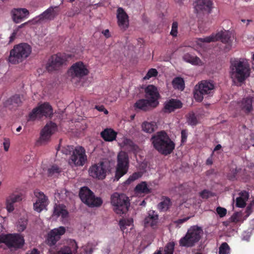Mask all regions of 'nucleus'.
<instances>
[{
    "mask_svg": "<svg viewBox=\"0 0 254 254\" xmlns=\"http://www.w3.org/2000/svg\"><path fill=\"white\" fill-rule=\"evenodd\" d=\"M230 74L234 82H242L250 75V66L246 59L231 61Z\"/></svg>",
    "mask_w": 254,
    "mask_h": 254,
    "instance_id": "1",
    "label": "nucleus"
},
{
    "mask_svg": "<svg viewBox=\"0 0 254 254\" xmlns=\"http://www.w3.org/2000/svg\"><path fill=\"white\" fill-rule=\"evenodd\" d=\"M154 148L164 155L170 154L175 148V143L163 131L158 132L151 138Z\"/></svg>",
    "mask_w": 254,
    "mask_h": 254,
    "instance_id": "2",
    "label": "nucleus"
},
{
    "mask_svg": "<svg viewBox=\"0 0 254 254\" xmlns=\"http://www.w3.org/2000/svg\"><path fill=\"white\" fill-rule=\"evenodd\" d=\"M32 53V48L25 43L15 45L10 50L8 62L12 64L22 62L28 58Z\"/></svg>",
    "mask_w": 254,
    "mask_h": 254,
    "instance_id": "3",
    "label": "nucleus"
},
{
    "mask_svg": "<svg viewBox=\"0 0 254 254\" xmlns=\"http://www.w3.org/2000/svg\"><path fill=\"white\" fill-rule=\"evenodd\" d=\"M202 234L201 227L197 225L192 226L188 229L186 235L180 239V245L186 247H192L200 240Z\"/></svg>",
    "mask_w": 254,
    "mask_h": 254,
    "instance_id": "4",
    "label": "nucleus"
},
{
    "mask_svg": "<svg viewBox=\"0 0 254 254\" xmlns=\"http://www.w3.org/2000/svg\"><path fill=\"white\" fill-rule=\"evenodd\" d=\"M111 203L114 212L120 215L127 211L129 206L128 197L124 194L117 192L112 195Z\"/></svg>",
    "mask_w": 254,
    "mask_h": 254,
    "instance_id": "5",
    "label": "nucleus"
},
{
    "mask_svg": "<svg viewBox=\"0 0 254 254\" xmlns=\"http://www.w3.org/2000/svg\"><path fill=\"white\" fill-rule=\"evenodd\" d=\"M214 83L209 81L202 80L197 84L194 87L193 97L198 102H201L203 99V96H211L214 91Z\"/></svg>",
    "mask_w": 254,
    "mask_h": 254,
    "instance_id": "6",
    "label": "nucleus"
},
{
    "mask_svg": "<svg viewBox=\"0 0 254 254\" xmlns=\"http://www.w3.org/2000/svg\"><path fill=\"white\" fill-rule=\"evenodd\" d=\"M88 65L82 62L73 64L68 69V74L73 83H76L89 74Z\"/></svg>",
    "mask_w": 254,
    "mask_h": 254,
    "instance_id": "7",
    "label": "nucleus"
},
{
    "mask_svg": "<svg viewBox=\"0 0 254 254\" xmlns=\"http://www.w3.org/2000/svg\"><path fill=\"white\" fill-rule=\"evenodd\" d=\"M129 167L128 155L124 151L119 153L117 157V164L116 167L114 181H118L122 177L126 174Z\"/></svg>",
    "mask_w": 254,
    "mask_h": 254,
    "instance_id": "8",
    "label": "nucleus"
},
{
    "mask_svg": "<svg viewBox=\"0 0 254 254\" xmlns=\"http://www.w3.org/2000/svg\"><path fill=\"white\" fill-rule=\"evenodd\" d=\"M231 33L229 31H221L216 34H212L209 36L197 39L196 44L200 47L203 46L205 43L214 42L218 40L224 43L229 44L231 41Z\"/></svg>",
    "mask_w": 254,
    "mask_h": 254,
    "instance_id": "9",
    "label": "nucleus"
},
{
    "mask_svg": "<svg viewBox=\"0 0 254 254\" xmlns=\"http://www.w3.org/2000/svg\"><path fill=\"white\" fill-rule=\"evenodd\" d=\"M5 244L9 248H19L24 244L23 237L18 234H10L0 235V247Z\"/></svg>",
    "mask_w": 254,
    "mask_h": 254,
    "instance_id": "10",
    "label": "nucleus"
},
{
    "mask_svg": "<svg viewBox=\"0 0 254 254\" xmlns=\"http://www.w3.org/2000/svg\"><path fill=\"white\" fill-rule=\"evenodd\" d=\"M79 196L82 201L90 207L99 206L103 202L100 197H95L93 193L87 187L80 189Z\"/></svg>",
    "mask_w": 254,
    "mask_h": 254,
    "instance_id": "11",
    "label": "nucleus"
},
{
    "mask_svg": "<svg viewBox=\"0 0 254 254\" xmlns=\"http://www.w3.org/2000/svg\"><path fill=\"white\" fill-rule=\"evenodd\" d=\"M87 161V156L84 148L76 146L68 159V164L71 167L83 166Z\"/></svg>",
    "mask_w": 254,
    "mask_h": 254,
    "instance_id": "12",
    "label": "nucleus"
},
{
    "mask_svg": "<svg viewBox=\"0 0 254 254\" xmlns=\"http://www.w3.org/2000/svg\"><path fill=\"white\" fill-rule=\"evenodd\" d=\"M108 169L103 162H100L91 166L88 169L89 175L98 180H103L105 178Z\"/></svg>",
    "mask_w": 254,
    "mask_h": 254,
    "instance_id": "13",
    "label": "nucleus"
},
{
    "mask_svg": "<svg viewBox=\"0 0 254 254\" xmlns=\"http://www.w3.org/2000/svg\"><path fill=\"white\" fill-rule=\"evenodd\" d=\"M65 228L60 226L51 230L47 234L46 242L50 246L55 245L65 233Z\"/></svg>",
    "mask_w": 254,
    "mask_h": 254,
    "instance_id": "14",
    "label": "nucleus"
},
{
    "mask_svg": "<svg viewBox=\"0 0 254 254\" xmlns=\"http://www.w3.org/2000/svg\"><path fill=\"white\" fill-rule=\"evenodd\" d=\"M34 194L36 198L35 202L33 204L34 209L38 212H40L45 209L48 205V198L43 192L38 190L34 191Z\"/></svg>",
    "mask_w": 254,
    "mask_h": 254,
    "instance_id": "15",
    "label": "nucleus"
},
{
    "mask_svg": "<svg viewBox=\"0 0 254 254\" xmlns=\"http://www.w3.org/2000/svg\"><path fill=\"white\" fill-rule=\"evenodd\" d=\"M57 125L52 122H50L45 126L41 132L39 142L45 144L48 141L51 135L57 130Z\"/></svg>",
    "mask_w": 254,
    "mask_h": 254,
    "instance_id": "16",
    "label": "nucleus"
},
{
    "mask_svg": "<svg viewBox=\"0 0 254 254\" xmlns=\"http://www.w3.org/2000/svg\"><path fill=\"white\" fill-rule=\"evenodd\" d=\"M145 96L146 99L150 101L154 107H157L159 104L158 99L159 94L157 88L153 85H149L145 89Z\"/></svg>",
    "mask_w": 254,
    "mask_h": 254,
    "instance_id": "17",
    "label": "nucleus"
},
{
    "mask_svg": "<svg viewBox=\"0 0 254 254\" xmlns=\"http://www.w3.org/2000/svg\"><path fill=\"white\" fill-rule=\"evenodd\" d=\"M212 0H196L194 3V8L197 12L209 13L213 8Z\"/></svg>",
    "mask_w": 254,
    "mask_h": 254,
    "instance_id": "18",
    "label": "nucleus"
},
{
    "mask_svg": "<svg viewBox=\"0 0 254 254\" xmlns=\"http://www.w3.org/2000/svg\"><path fill=\"white\" fill-rule=\"evenodd\" d=\"M65 60V56L61 54L53 55L47 63V68L48 70L56 69L57 67L62 65Z\"/></svg>",
    "mask_w": 254,
    "mask_h": 254,
    "instance_id": "19",
    "label": "nucleus"
},
{
    "mask_svg": "<svg viewBox=\"0 0 254 254\" xmlns=\"http://www.w3.org/2000/svg\"><path fill=\"white\" fill-rule=\"evenodd\" d=\"M57 7L51 6L44 11L42 13L34 18L32 21L33 22H40L42 21L51 20L57 15V12L55 10V8Z\"/></svg>",
    "mask_w": 254,
    "mask_h": 254,
    "instance_id": "20",
    "label": "nucleus"
},
{
    "mask_svg": "<svg viewBox=\"0 0 254 254\" xmlns=\"http://www.w3.org/2000/svg\"><path fill=\"white\" fill-rule=\"evenodd\" d=\"M117 18L119 27L123 29L127 28L129 25L128 16L124 9L119 7L117 11Z\"/></svg>",
    "mask_w": 254,
    "mask_h": 254,
    "instance_id": "21",
    "label": "nucleus"
},
{
    "mask_svg": "<svg viewBox=\"0 0 254 254\" xmlns=\"http://www.w3.org/2000/svg\"><path fill=\"white\" fill-rule=\"evenodd\" d=\"M12 19L15 23H19L28 17L29 11L26 8H17L12 11Z\"/></svg>",
    "mask_w": 254,
    "mask_h": 254,
    "instance_id": "22",
    "label": "nucleus"
},
{
    "mask_svg": "<svg viewBox=\"0 0 254 254\" xmlns=\"http://www.w3.org/2000/svg\"><path fill=\"white\" fill-rule=\"evenodd\" d=\"M158 215L154 210L148 211V215L144 220V225L146 227L150 226L154 228L158 223Z\"/></svg>",
    "mask_w": 254,
    "mask_h": 254,
    "instance_id": "23",
    "label": "nucleus"
},
{
    "mask_svg": "<svg viewBox=\"0 0 254 254\" xmlns=\"http://www.w3.org/2000/svg\"><path fill=\"white\" fill-rule=\"evenodd\" d=\"M252 102L251 97L244 98L241 102L238 103L236 108L245 113H250L253 109Z\"/></svg>",
    "mask_w": 254,
    "mask_h": 254,
    "instance_id": "24",
    "label": "nucleus"
},
{
    "mask_svg": "<svg viewBox=\"0 0 254 254\" xmlns=\"http://www.w3.org/2000/svg\"><path fill=\"white\" fill-rule=\"evenodd\" d=\"M21 199L19 195L11 194L6 198L5 206L6 209L8 212H11L14 210V203Z\"/></svg>",
    "mask_w": 254,
    "mask_h": 254,
    "instance_id": "25",
    "label": "nucleus"
},
{
    "mask_svg": "<svg viewBox=\"0 0 254 254\" xmlns=\"http://www.w3.org/2000/svg\"><path fill=\"white\" fill-rule=\"evenodd\" d=\"M59 216H61L62 221L64 220L68 216V212L65 208V206L63 205L56 204L54 207V210L53 214L52 215L53 218H57Z\"/></svg>",
    "mask_w": 254,
    "mask_h": 254,
    "instance_id": "26",
    "label": "nucleus"
},
{
    "mask_svg": "<svg viewBox=\"0 0 254 254\" xmlns=\"http://www.w3.org/2000/svg\"><path fill=\"white\" fill-rule=\"evenodd\" d=\"M182 103L177 100L171 99L166 101L164 104V112L170 113L176 109H179L182 107Z\"/></svg>",
    "mask_w": 254,
    "mask_h": 254,
    "instance_id": "27",
    "label": "nucleus"
},
{
    "mask_svg": "<svg viewBox=\"0 0 254 254\" xmlns=\"http://www.w3.org/2000/svg\"><path fill=\"white\" fill-rule=\"evenodd\" d=\"M119 144L122 147L125 148L128 151L133 152L135 154L138 152L139 149L138 146L129 139L124 137L123 141L119 142Z\"/></svg>",
    "mask_w": 254,
    "mask_h": 254,
    "instance_id": "28",
    "label": "nucleus"
},
{
    "mask_svg": "<svg viewBox=\"0 0 254 254\" xmlns=\"http://www.w3.org/2000/svg\"><path fill=\"white\" fill-rule=\"evenodd\" d=\"M117 132L111 128H107L101 132V136L106 141L112 142L116 140Z\"/></svg>",
    "mask_w": 254,
    "mask_h": 254,
    "instance_id": "29",
    "label": "nucleus"
},
{
    "mask_svg": "<svg viewBox=\"0 0 254 254\" xmlns=\"http://www.w3.org/2000/svg\"><path fill=\"white\" fill-rule=\"evenodd\" d=\"M246 212L247 213V215L245 217H244V214L242 212L234 213L230 218V221L234 223L243 222L252 212V209L250 206L247 207Z\"/></svg>",
    "mask_w": 254,
    "mask_h": 254,
    "instance_id": "30",
    "label": "nucleus"
},
{
    "mask_svg": "<svg viewBox=\"0 0 254 254\" xmlns=\"http://www.w3.org/2000/svg\"><path fill=\"white\" fill-rule=\"evenodd\" d=\"M134 107L135 110H140L142 111H147L150 107L154 108L153 105L151 104L150 101L147 99H140L134 104Z\"/></svg>",
    "mask_w": 254,
    "mask_h": 254,
    "instance_id": "31",
    "label": "nucleus"
},
{
    "mask_svg": "<svg viewBox=\"0 0 254 254\" xmlns=\"http://www.w3.org/2000/svg\"><path fill=\"white\" fill-rule=\"evenodd\" d=\"M119 224L123 233H127L129 230H131L133 228V219L129 218L121 220Z\"/></svg>",
    "mask_w": 254,
    "mask_h": 254,
    "instance_id": "32",
    "label": "nucleus"
},
{
    "mask_svg": "<svg viewBox=\"0 0 254 254\" xmlns=\"http://www.w3.org/2000/svg\"><path fill=\"white\" fill-rule=\"evenodd\" d=\"M141 128L144 132L151 133L157 128V124L155 122L144 121L141 124Z\"/></svg>",
    "mask_w": 254,
    "mask_h": 254,
    "instance_id": "33",
    "label": "nucleus"
},
{
    "mask_svg": "<svg viewBox=\"0 0 254 254\" xmlns=\"http://www.w3.org/2000/svg\"><path fill=\"white\" fill-rule=\"evenodd\" d=\"M183 59L186 62L192 65H201L202 64V62L199 58L188 53L183 56Z\"/></svg>",
    "mask_w": 254,
    "mask_h": 254,
    "instance_id": "34",
    "label": "nucleus"
},
{
    "mask_svg": "<svg viewBox=\"0 0 254 254\" xmlns=\"http://www.w3.org/2000/svg\"><path fill=\"white\" fill-rule=\"evenodd\" d=\"M134 191L137 195L142 193H148L150 192L147 183L145 182H142L138 184L134 189Z\"/></svg>",
    "mask_w": 254,
    "mask_h": 254,
    "instance_id": "35",
    "label": "nucleus"
},
{
    "mask_svg": "<svg viewBox=\"0 0 254 254\" xmlns=\"http://www.w3.org/2000/svg\"><path fill=\"white\" fill-rule=\"evenodd\" d=\"M43 115L39 107L38 106L34 109L29 115V120L30 121H34L39 119L43 117Z\"/></svg>",
    "mask_w": 254,
    "mask_h": 254,
    "instance_id": "36",
    "label": "nucleus"
},
{
    "mask_svg": "<svg viewBox=\"0 0 254 254\" xmlns=\"http://www.w3.org/2000/svg\"><path fill=\"white\" fill-rule=\"evenodd\" d=\"M44 116L50 117L53 114L52 107L48 103H44L39 106Z\"/></svg>",
    "mask_w": 254,
    "mask_h": 254,
    "instance_id": "37",
    "label": "nucleus"
},
{
    "mask_svg": "<svg viewBox=\"0 0 254 254\" xmlns=\"http://www.w3.org/2000/svg\"><path fill=\"white\" fill-rule=\"evenodd\" d=\"M172 85L175 89L183 90L185 88V82L183 78L177 77L172 81Z\"/></svg>",
    "mask_w": 254,
    "mask_h": 254,
    "instance_id": "38",
    "label": "nucleus"
},
{
    "mask_svg": "<svg viewBox=\"0 0 254 254\" xmlns=\"http://www.w3.org/2000/svg\"><path fill=\"white\" fill-rule=\"evenodd\" d=\"M171 203L169 198L163 197L161 201L158 204V208L161 211H165L169 208Z\"/></svg>",
    "mask_w": 254,
    "mask_h": 254,
    "instance_id": "39",
    "label": "nucleus"
},
{
    "mask_svg": "<svg viewBox=\"0 0 254 254\" xmlns=\"http://www.w3.org/2000/svg\"><path fill=\"white\" fill-rule=\"evenodd\" d=\"M142 176V173L141 172H137L133 173L130 175L129 178L124 182L125 185H129L134 181L141 178Z\"/></svg>",
    "mask_w": 254,
    "mask_h": 254,
    "instance_id": "40",
    "label": "nucleus"
},
{
    "mask_svg": "<svg viewBox=\"0 0 254 254\" xmlns=\"http://www.w3.org/2000/svg\"><path fill=\"white\" fill-rule=\"evenodd\" d=\"M61 172V169L57 165H53L48 169V175L49 176H56Z\"/></svg>",
    "mask_w": 254,
    "mask_h": 254,
    "instance_id": "41",
    "label": "nucleus"
},
{
    "mask_svg": "<svg viewBox=\"0 0 254 254\" xmlns=\"http://www.w3.org/2000/svg\"><path fill=\"white\" fill-rule=\"evenodd\" d=\"M230 248L226 243H222L219 248V254H230Z\"/></svg>",
    "mask_w": 254,
    "mask_h": 254,
    "instance_id": "42",
    "label": "nucleus"
},
{
    "mask_svg": "<svg viewBox=\"0 0 254 254\" xmlns=\"http://www.w3.org/2000/svg\"><path fill=\"white\" fill-rule=\"evenodd\" d=\"M158 71L156 69L151 68L148 71L145 76L143 77V79L148 80L152 77H156Z\"/></svg>",
    "mask_w": 254,
    "mask_h": 254,
    "instance_id": "43",
    "label": "nucleus"
},
{
    "mask_svg": "<svg viewBox=\"0 0 254 254\" xmlns=\"http://www.w3.org/2000/svg\"><path fill=\"white\" fill-rule=\"evenodd\" d=\"M27 220L25 219H22L19 220L17 224V229L19 232L23 231L26 228Z\"/></svg>",
    "mask_w": 254,
    "mask_h": 254,
    "instance_id": "44",
    "label": "nucleus"
},
{
    "mask_svg": "<svg viewBox=\"0 0 254 254\" xmlns=\"http://www.w3.org/2000/svg\"><path fill=\"white\" fill-rule=\"evenodd\" d=\"M175 247V243L170 242L165 247V254H173Z\"/></svg>",
    "mask_w": 254,
    "mask_h": 254,
    "instance_id": "45",
    "label": "nucleus"
},
{
    "mask_svg": "<svg viewBox=\"0 0 254 254\" xmlns=\"http://www.w3.org/2000/svg\"><path fill=\"white\" fill-rule=\"evenodd\" d=\"M188 122L191 126L195 125L197 123L196 117L194 114H189L188 117Z\"/></svg>",
    "mask_w": 254,
    "mask_h": 254,
    "instance_id": "46",
    "label": "nucleus"
},
{
    "mask_svg": "<svg viewBox=\"0 0 254 254\" xmlns=\"http://www.w3.org/2000/svg\"><path fill=\"white\" fill-rule=\"evenodd\" d=\"M178 23L177 22H174L172 25L171 31L170 34L173 37H176L178 34Z\"/></svg>",
    "mask_w": 254,
    "mask_h": 254,
    "instance_id": "47",
    "label": "nucleus"
},
{
    "mask_svg": "<svg viewBox=\"0 0 254 254\" xmlns=\"http://www.w3.org/2000/svg\"><path fill=\"white\" fill-rule=\"evenodd\" d=\"M68 245L69 247H68L70 249L71 251H76L78 248L77 244L75 240H69L68 241Z\"/></svg>",
    "mask_w": 254,
    "mask_h": 254,
    "instance_id": "48",
    "label": "nucleus"
},
{
    "mask_svg": "<svg viewBox=\"0 0 254 254\" xmlns=\"http://www.w3.org/2000/svg\"><path fill=\"white\" fill-rule=\"evenodd\" d=\"M10 142L9 139L7 138H4L2 143L4 150L5 152H7L9 150L10 147Z\"/></svg>",
    "mask_w": 254,
    "mask_h": 254,
    "instance_id": "49",
    "label": "nucleus"
},
{
    "mask_svg": "<svg viewBox=\"0 0 254 254\" xmlns=\"http://www.w3.org/2000/svg\"><path fill=\"white\" fill-rule=\"evenodd\" d=\"M216 212L220 217H223L226 215L227 210L225 208L218 207L216 208Z\"/></svg>",
    "mask_w": 254,
    "mask_h": 254,
    "instance_id": "50",
    "label": "nucleus"
},
{
    "mask_svg": "<svg viewBox=\"0 0 254 254\" xmlns=\"http://www.w3.org/2000/svg\"><path fill=\"white\" fill-rule=\"evenodd\" d=\"M56 254H72V253L70 248L64 247L58 251Z\"/></svg>",
    "mask_w": 254,
    "mask_h": 254,
    "instance_id": "51",
    "label": "nucleus"
},
{
    "mask_svg": "<svg viewBox=\"0 0 254 254\" xmlns=\"http://www.w3.org/2000/svg\"><path fill=\"white\" fill-rule=\"evenodd\" d=\"M190 217H187L182 219H178L174 222L176 227H180L181 225L190 219Z\"/></svg>",
    "mask_w": 254,
    "mask_h": 254,
    "instance_id": "52",
    "label": "nucleus"
},
{
    "mask_svg": "<svg viewBox=\"0 0 254 254\" xmlns=\"http://www.w3.org/2000/svg\"><path fill=\"white\" fill-rule=\"evenodd\" d=\"M246 204V201L242 199L241 198H237L236 205L239 207H244Z\"/></svg>",
    "mask_w": 254,
    "mask_h": 254,
    "instance_id": "53",
    "label": "nucleus"
},
{
    "mask_svg": "<svg viewBox=\"0 0 254 254\" xmlns=\"http://www.w3.org/2000/svg\"><path fill=\"white\" fill-rule=\"evenodd\" d=\"M251 235V231H247L244 232L242 234V239L243 241H249Z\"/></svg>",
    "mask_w": 254,
    "mask_h": 254,
    "instance_id": "54",
    "label": "nucleus"
},
{
    "mask_svg": "<svg viewBox=\"0 0 254 254\" xmlns=\"http://www.w3.org/2000/svg\"><path fill=\"white\" fill-rule=\"evenodd\" d=\"M73 150V147L71 146H67L63 148L62 150V151L63 153L65 154H68L72 152V150Z\"/></svg>",
    "mask_w": 254,
    "mask_h": 254,
    "instance_id": "55",
    "label": "nucleus"
},
{
    "mask_svg": "<svg viewBox=\"0 0 254 254\" xmlns=\"http://www.w3.org/2000/svg\"><path fill=\"white\" fill-rule=\"evenodd\" d=\"M188 137V132L186 130H183L181 132V142L184 143L186 142Z\"/></svg>",
    "mask_w": 254,
    "mask_h": 254,
    "instance_id": "56",
    "label": "nucleus"
},
{
    "mask_svg": "<svg viewBox=\"0 0 254 254\" xmlns=\"http://www.w3.org/2000/svg\"><path fill=\"white\" fill-rule=\"evenodd\" d=\"M240 169L238 170L236 168H233V170H232V173H233V175H231L230 174L229 175V178L231 180L234 179L237 175L240 174Z\"/></svg>",
    "mask_w": 254,
    "mask_h": 254,
    "instance_id": "57",
    "label": "nucleus"
},
{
    "mask_svg": "<svg viewBox=\"0 0 254 254\" xmlns=\"http://www.w3.org/2000/svg\"><path fill=\"white\" fill-rule=\"evenodd\" d=\"M238 197L241 198L242 199H244L247 201L249 198V193L246 191H243L240 193V196Z\"/></svg>",
    "mask_w": 254,
    "mask_h": 254,
    "instance_id": "58",
    "label": "nucleus"
},
{
    "mask_svg": "<svg viewBox=\"0 0 254 254\" xmlns=\"http://www.w3.org/2000/svg\"><path fill=\"white\" fill-rule=\"evenodd\" d=\"M95 108L97 109L99 112H103L105 115H107L108 114V111L107 109L105 108L104 106L103 105H99L96 106Z\"/></svg>",
    "mask_w": 254,
    "mask_h": 254,
    "instance_id": "59",
    "label": "nucleus"
},
{
    "mask_svg": "<svg viewBox=\"0 0 254 254\" xmlns=\"http://www.w3.org/2000/svg\"><path fill=\"white\" fill-rule=\"evenodd\" d=\"M18 30H14L9 37V42H12L15 38Z\"/></svg>",
    "mask_w": 254,
    "mask_h": 254,
    "instance_id": "60",
    "label": "nucleus"
},
{
    "mask_svg": "<svg viewBox=\"0 0 254 254\" xmlns=\"http://www.w3.org/2000/svg\"><path fill=\"white\" fill-rule=\"evenodd\" d=\"M209 192L207 190H203L200 193L201 196L203 198L207 197L209 195Z\"/></svg>",
    "mask_w": 254,
    "mask_h": 254,
    "instance_id": "61",
    "label": "nucleus"
},
{
    "mask_svg": "<svg viewBox=\"0 0 254 254\" xmlns=\"http://www.w3.org/2000/svg\"><path fill=\"white\" fill-rule=\"evenodd\" d=\"M12 101H13L14 103H16L17 104L21 102L19 96H13Z\"/></svg>",
    "mask_w": 254,
    "mask_h": 254,
    "instance_id": "62",
    "label": "nucleus"
},
{
    "mask_svg": "<svg viewBox=\"0 0 254 254\" xmlns=\"http://www.w3.org/2000/svg\"><path fill=\"white\" fill-rule=\"evenodd\" d=\"M103 34L107 38H108V37H109L110 36L109 30H108V29H106V30H104L103 32Z\"/></svg>",
    "mask_w": 254,
    "mask_h": 254,
    "instance_id": "63",
    "label": "nucleus"
},
{
    "mask_svg": "<svg viewBox=\"0 0 254 254\" xmlns=\"http://www.w3.org/2000/svg\"><path fill=\"white\" fill-rule=\"evenodd\" d=\"M26 254H39V253L36 249H33Z\"/></svg>",
    "mask_w": 254,
    "mask_h": 254,
    "instance_id": "64",
    "label": "nucleus"
}]
</instances>
